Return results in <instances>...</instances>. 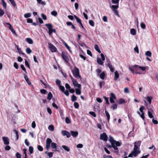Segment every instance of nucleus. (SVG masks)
I'll return each instance as SVG.
<instances>
[{
    "label": "nucleus",
    "mask_w": 158,
    "mask_h": 158,
    "mask_svg": "<svg viewBox=\"0 0 158 158\" xmlns=\"http://www.w3.org/2000/svg\"><path fill=\"white\" fill-rule=\"evenodd\" d=\"M148 114L149 117L150 118H153V116L152 113L149 111H148Z\"/></svg>",
    "instance_id": "4d7b16f0"
},
{
    "label": "nucleus",
    "mask_w": 158,
    "mask_h": 158,
    "mask_svg": "<svg viewBox=\"0 0 158 158\" xmlns=\"http://www.w3.org/2000/svg\"><path fill=\"white\" fill-rule=\"evenodd\" d=\"M77 100V97L74 95L73 94L71 97V100L73 102L76 101Z\"/></svg>",
    "instance_id": "c85d7f7f"
},
{
    "label": "nucleus",
    "mask_w": 158,
    "mask_h": 158,
    "mask_svg": "<svg viewBox=\"0 0 158 158\" xmlns=\"http://www.w3.org/2000/svg\"><path fill=\"white\" fill-rule=\"evenodd\" d=\"M89 24L91 26H92V27L94 26V23L93 20H89Z\"/></svg>",
    "instance_id": "c9c22d12"
},
{
    "label": "nucleus",
    "mask_w": 158,
    "mask_h": 158,
    "mask_svg": "<svg viewBox=\"0 0 158 158\" xmlns=\"http://www.w3.org/2000/svg\"><path fill=\"white\" fill-rule=\"evenodd\" d=\"M26 51L29 54H30L32 52L31 50L29 48H27L26 49Z\"/></svg>",
    "instance_id": "680f3d73"
},
{
    "label": "nucleus",
    "mask_w": 158,
    "mask_h": 158,
    "mask_svg": "<svg viewBox=\"0 0 158 158\" xmlns=\"http://www.w3.org/2000/svg\"><path fill=\"white\" fill-rule=\"evenodd\" d=\"M46 149L48 150L50 147V144L51 143H52V140L51 139L49 138H48L46 141Z\"/></svg>",
    "instance_id": "0eeeda50"
},
{
    "label": "nucleus",
    "mask_w": 158,
    "mask_h": 158,
    "mask_svg": "<svg viewBox=\"0 0 158 158\" xmlns=\"http://www.w3.org/2000/svg\"><path fill=\"white\" fill-rule=\"evenodd\" d=\"M131 34L133 35H135L136 34V32L135 29L131 28L130 30Z\"/></svg>",
    "instance_id": "b1692460"
},
{
    "label": "nucleus",
    "mask_w": 158,
    "mask_h": 158,
    "mask_svg": "<svg viewBox=\"0 0 158 158\" xmlns=\"http://www.w3.org/2000/svg\"><path fill=\"white\" fill-rule=\"evenodd\" d=\"M48 129L49 130L53 131L54 130V126L52 125H49L48 127Z\"/></svg>",
    "instance_id": "72a5a7b5"
},
{
    "label": "nucleus",
    "mask_w": 158,
    "mask_h": 158,
    "mask_svg": "<svg viewBox=\"0 0 158 158\" xmlns=\"http://www.w3.org/2000/svg\"><path fill=\"white\" fill-rule=\"evenodd\" d=\"M48 48L50 51L52 52H56L57 51L56 48L52 44L49 43L48 44Z\"/></svg>",
    "instance_id": "423d86ee"
},
{
    "label": "nucleus",
    "mask_w": 158,
    "mask_h": 158,
    "mask_svg": "<svg viewBox=\"0 0 158 158\" xmlns=\"http://www.w3.org/2000/svg\"><path fill=\"white\" fill-rule=\"evenodd\" d=\"M56 84L58 86H60V81L58 80H57L56 81Z\"/></svg>",
    "instance_id": "6e6d98bb"
},
{
    "label": "nucleus",
    "mask_w": 158,
    "mask_h": 158,
    "mask_svg": "<svg viewBox=\"0 0 158 158\" xmlns=\"http://www.w3.org/2000/svg\"><path fill=\"white\" fill-rule=\"evenodd\" d=\"M89 114L94 117H96V114L93 111H91L89 112Z\"/></svg>",
    "instance_id": "e2e57ef3"
},
{
    "label": "nucleus",
    "mask_w": 158,
    "mask_h": 158,
    "mask_svg": "<svg viewBox=\"0 0 158 158\" xmlns=\"http://www.w3.org/2000/svg\"><path fill=\"white\" fill-rule=\"evenodd\" d=\"M41 16L42 19L44 20H46L47 19V18L46 16L43 13H42L41 14Z\"/></svg>",
    "instance_id": "8fccbe9b"
},
{
    "label": "nucleus",
    "mask_w": 158,
    "mask_h": 158,
    "mask_svg": "<svg viewBox=\"0 0 158 158\" xmlns=\"http://www.w3.org/2000/svg\"><path fill=\"white\" fill-rule=\"evenodd\" d=\"M74 16L75 19H76V21L78 23H79L81 22V19L79 18H78L77 16H76V15H74Z\"/></svg>",
    "instance_id": "37998d69"
},
{
    "label": "nucleus",
    "mask_w": 158,
    "mask_h": 158,
    "mask_svg": "<svg viewBox=\"0 0 158 158\" xmlns=\"http://www.w3.org/2000/svg\"><path fill=\"white\" fill-rule=\"evenodd\" d=\"M9 1L10 2L11 5L15 7H16V5L15 3V2L14 0H9Z\"/></svg>",
    "instance_id": "393cba45"
},
{
    "label": "nucleus",
    "mask_w": 158,
    "mask_h": 158,
    "mask_svg": "<svg viewBox=\"0 0 158 158\" xmlns=\"http://www.w3.org/2000/svg\"><path fill=\"white\" fill-rule=\"evenodd\" d=\"M110 68V70L112 72H113L114 71V69L113 68L111 64H109V65L107 66Z\"/></svg>",
    "instance_id": "e433bc0d"
},
{
    "label": "nucleus",
    "mask_w": 158,
    "mask_h": 158,
    "mask_svg": "<svg viewBox=\"0 0 158 158\" xmlns=\"http://www.w3.org/2000/svg\"><path fill=\"white\" fill-rule=\"evenodd\" d=\"M24 78H25L26 81H27V82L28 83V84L29 85H30L31 84V82L29 81L27 76L26 75H24Z\"/></svg>",
    "instance_id": "a211bd4d"
},
{
    "label": "nucleus",
    "mask_w": 158,
    "mask_h": 158,
    "mask_svg": "<svg viewBox=\"0 0 158 158\" xmlns=\"http://www.w3.org/2000/svg\"><path fill=\"white\" fill-rule=\"evenodd\" d=\"M24 17L26 18L30 17L31 16V14L30 13H27L25 14L24 15Z\"/></svg>",
    "instance_id": "a19ab883"
},
{
    "label": "nucleus",
    "mask_w": 158,
    "mask_h": 158,
    "mask_svg": "<svg viewBox=\"0 0 158 158\" xmlns=\"http://www.w3.org/2000/svg\"><path fill=\"white\" fill-rule=\"evenodd\" d=\"M6 24L9 25V26L8 27L9 28V29L10 30H11V29H12L13 28L12 26H11V25L10 24V23H6Z\"/></svg>",
    "instance_id": "bf43d9fd"
},
{
    "label": "nucleus",
    "mask_w": 158,
    "mask_h": 158,
    "mask_svg": "<svg viewBox=\"0 0 158 158\" xmlns=\"http://www.w3.org/2000/svg\"><path fill=\"white\" fill-rule=\"evenodd\" d=\"M73 76L77 78H81V77L79 74V69L76 67H74V69L72 71Z\"/></svg>",
    "instance_id": "7ed1b4c3"
},
{
    "label": "nucleus",
    "mask_w": 158,
    "mask_h": 158,
    "mask_svg": "<svg viewBox=\"0 0 158 158\" xmlns=\"http://www.w3.org/2000/svg\"><path fill=\"white\" fill-rule=\"evenodd\" d=\"M81 88H76L75 89L76 93V94L78 95L81 94Z\"/></svg>",
    "instance_id": "6ab92c4d"
},
{
    "label": "nucleus",
    "mask_w": 158,
    "mask_h": 158,
    "mask_svg": "<svg viewBox=\"0 0 158 158\" xmlns=\"http://www.w3.org/2000/svg\"><path fill=\"white\" fill-rule=\"evenodd\" d=\"M16 158H21V155L19 152H17L16 154Z\"/></svg>",
    "instance_id": "0e129e2a"
},
{
    "label": "nucleus",
    "mask_w": 158,
    "mask_h": 158,
    "mask_svg": "<svg viewBox=\"0 0 158 158\" xmlns=\"http://www.w3.org/2000/svg\"><path fill=\"white\" fill-rule=\"evenodd\" d=\"M29 151L30 154H32L33 153V148L32 146H30L29 148Z\"/></svg>",
    "instance_id": "58836bf2"
},
{
    "label": "nucleus",
    "mask_w": 158,
    "mask_h": 158,
    "mask_svg": "<svg viewBox=\"0 0 158 158\" xmlns=\"http://www.w3.org/2000/svg\"><path fill=\"white\" fill-rule=\"evenodd\" d=\"M105 113L106 114V116L107 117V121L109 122L110 118V115L109 113L106 110H105Z\"/></svg>",
    "instance_id": "2eb2a0df"
},
{
    "label": "nucleus",
    "mask_w": 158,
    "mask_h": 158,
    "mask_svg": "<svg viewBox=\"0 0 158 158\" xmlns=\"http://www.w3.org/2000/svg\"><path fill=\"white\" fill-rule=\"evenodd\" d=\"M2 139L5 145H8L9 144V139L8 137H3Z\"/></svg>",
    "instance_id": "1a4fd4ad"
},
{
    "label": "nucleus",
    "mask_w": 158,
    "mask_h": 158,
    "mask_svg": "<svg viewBox=\"0 0 158 158\" xmlns=\"http://www.w3.org/2000/svg\"><path fill=\"white\" fill-rule=\"evenodd\" d=\"M60 89L63 92H64L65 90V88L64 86L60 85L59 87Z\"/></svg>",
    "instance_id": "5fc2aeb1"
},
{
    "label": "nucleus",
    "mask_w": 158,
    "mask_h": 158,
    "mask_svg": "<svg viewBox=\"0 0 158 158\" xmlns=\"http://www.w3.org/2000/svg\"><path fill=\"white\" fill-rule=\"evenodd\" d=\"M117 105L116 104H113L111 106V108H112L113 110L117 109Z\"/></svg>",
    "instance_id": "a18cd8bd"
},
{
    "label": "nucleus",
    "mask_w": 158,
    "mask_h": 158,
    "mask_svg": "<svg viewBox=\"0 0 158 158\" xmlns=\"http://www.w3.org/2000/svg\"><path fill=\"white\" fill-rule=\"evenodd\" d=\"M105 76V74L104 72H103L100 74H99L100 77L102 80L104 79Z\"/></svg>",
    "instance_id": "412c9836"
},
{
    "label": "nucleus",
    "mask_w": 158,
    "mask_h": 158,
    "mask_svg": "<svg viewBox=\"0 0 158 158\" xmlns=\"http://www.w3.org/2000/svg\"><path fill=\"white\" fill-rule=\"evenodd\" d=\"M103 158H113V157L110 156L104 155L103 156Z\"/></svg>",
    "instance_id": "774afa93"
},
{
    "label": "nucleus",
    "mask_w": 158,
    "mask_h": 158,
    "mask_svg": "<svg viewBox=\"0 0 158 158\" xmlns=\"http://www.w3.org/2000/svg\"><path fill=\"white\" fill-rule=\"evenodd\" d=\"M40 92L43 94H47V91L45 89H41L40 90Z\"/></svg>",
    "instance_id": "864d4df0"
},
{
    "label": "nucleus",
    "mask_w": 158,
    "mask_h": 158,
    "mask_svg": "<svg viewBox=\"0 0 158 158\" xmlns=\"http://www.w3.org/2000/svg\"><path fill=\"white\" fill-rule=\"evenodd\" d=\"M51 14L55 16L57 15V12L56 11H53L51 12Z\"/></svg>",
    "instance_id": "603ef678"
},
{
    "label": "nucleus",
    "mask_w": 158,
    "mask_h": 158,
    "mask_svg": "<svg viewBox=\"0 0 158 158\" xmlns=\"http://www.w3.org/2000/svg\"><path fill=\"white\" fill-rule=\"evenodd\" d=\"M145 55L147 56L151 57L152 56V53L149 51H147L145 53Z\"/></svg>",
    "instance_id": "4c0bfd02"
},
{
    "label": "nucleus",
    "mask_w": 158,
    "mask_h": 158,
    "mask_svg": "<svg viewBox=\"0 0 158 158\" xmlns=\"http://www.w3.org/2000/svg\"><path fill=\"white\" fill-rule=\"evenodd\" d=\"M64 46H65V47L66 48L69 50V51L70 52H72V51L71 50H70V47L66 43H64Z\"/></svg>",
    "instance_id": "ea45409f"
},
{
    "label": "nucleus",
    "mask_w": 158,
    "mask_h": 158,
    "mask_svg": "<svg viewBox=\"0 0 158 158\" xmlns=\"http://www.w3.org/2000/svg\"><path fill=\"white\" fill-rule=\"evenodd\" d=\"M14 131L15 132V134L16 135V140L17 141L19 139V135L18 134V132L16 130H14Z\"/></svg>",
    "instance_id": "c756f323"
},
{
    "label": "nucleus",
    "mask_w": 158,
    "mask_h": 158,
    "mask_svg": "<svg viewBox=\"0 0 158 158\" xmlns=\"http://www.w3.org/2000/svg\"><path fill=\"white\" fill-rule=\"evenodd\" d=\"M51 148L52 149H55L57 147V144L54 142H52L51 145Z\"/></svg>",
    "instance_id": "a878e982"
},
{
    "label": "nucleus",
    "mask_w": 158,
    "mask_h": 158,
    "mask_svg": "<svg viewBox=\"0 0 158 158\" xmlns=\"http://www.w3.org/2000/svg\"><path fill=\"white\" fill-rule=\"evenodd\" d=\"M139 66L135 64L134 65L131 67H129V69L133 73H135L139 70Z\"/></svg>",
    "instance_id": "39448f33"
},
{
    "label": "nucleus",
    "mask_w": 158,
    "mask_h": 158,
    "mask_svg": "<svg viewBox=\"0 0 158 158\" xmlns=\"http://www.w3.org/2000/svg\"><path fill=\"white\" fill-rule=\"evenodd\" d=\"M100 139L105 141H107L108 137L106 133L104 132L102 134H100Z\"/></svg>",
    "instance_id": "6e6552de"
},
{
    "label": "nucleus",
    "mask_w": 158,
    "mask_h": 158,
    "mask_svg": "<svg viewBox=\"0 0 158 158\" xmlns=\"http://www.w3.org/2000/svg\"><path fill=\"white\" fill-rule=\"evenodd\" d=\"M62 147L65 151L67 152H69L70 151V149L68 148L67 146L65 145H62Z\"/></svg>",
    "instance_id": "cd10ccee"
},
{
    "label": "nucleus",
    "mask_w": 158,
    "mask_h": 158,
    "mask_svg": "<svg viewBox=\"0 0 158 158\" xmlns=\"http://www.w3.org/2000/svg\"><path fill=\"white\" fill-rule=\"evenodd\" d=\"M27 41L30 44H32L33 43V40L30 38H27L26 39Z\"/></svg>",
    "instance_id": "5701e85b"
},
{
    "label": "nucleus",
    "mask_w": 158,
    "mask_h": 158,
    "mask_svg": "<svg viewBox=\"0 0 158 158\" xmlns=\"http://www.w3.org/2000/svg\"><path fill=\"white\" fill-rule=\"evenodd\" d=\"M1 2L3 6L5 8H6V2L4 1V0H1Z\"/></svg>",
    "instance_id": "c03bdc74"
},
{
    "label": "nucleus",
    "mask_w": 158,
    "mask_h": 158,
    "mask_svg": "<svg viewBox=\"0 0 158 158\" xmlns=\"http://www.w3.org/2000/svg\"><path fill=\"white\" fill-rule=\"evenodd\" d=\"M74 106L75 108L78 109L79 107V105L78 102H75L74 103Z\"/></svg>",
    "instance_id": "09e8293b"
},
{
    "label": "nucleus",
    "mask_w": 158,
    "mask_h": 158,
    "mask_svg": "<svg viewBox=\"0 0 158 158\" xmlns=\"http://www.w3.org/2000/svg\"><path fill=\"white\" fill-rule=\"evenodd\" d=\"M94 48L97 51L98 53H101V51L100 50L99 48L97 45L95 44Z\"/></svg>",
    "instance_id": "aec40b11"
},
{
    "label": "nucleus",
    "mask_w": 158,
    "mask_h": 158,
    "mask_svg": "<svg viewBox=\"0 0 158 158\" xmlns=\"http://www.w3.org/2000/svg\"><path fill=\"white\" fill-rule=\"evenodd\" d=\"M126 102L125 101V100L124 99L122 98H120L119 99V101H118V103L119 104H121L122 103H125Z\"/></svg>",
    "instance_id": "bb28decb"
},
{
    "label": "nucleus",
    "mask_w": 158,
    "mask_h": 158,
    "mask_svg": "<svg viewBox=\"0 0 158 158\" xmlns=\"http://www.w3.org/2000/svg\"><path fill=\"white\" fill-rule=\"evenodd\" d=\"M64 94L67 96H69V91L67 90H66L65 91H64V92H63Z\"/></svg>",
    "instance_id": "338daca9"
},
{
    "label": "nucleus",
    "mask_w": 158,
    "mask_h": 158,
    "mask_svg": "<svg viewBox=\"0 0 158 158\" xmlns=\"http://www.w3.org/2000/svg\"><path fill=\"white\" fill-rule=\"evenodd\" d=\"M45 26L47 27L48 30L52 29L53 27L52 25L50 23L46 24L45 25Z\"/></svg>",
    "instance_id": "4be33fe9"
},
{
    "label": "nucleus",
    "mask_w": 158,
    "mask_h": 158,
    "mask_svg": "<svg viewBox=\"0 0 158 158\" xmlns=\"http://www.w3.org/2000/svg\"><path fill=\"white\" fill-rule=\"evenodd\" d=\"M59 113L61 118L63 119L64 118V116L63 114V110L60 108Z\"/></svg>",
    "instance_id": "f3484780"
},
{
    "label": "nucleus",
    "mask_w": 158,
    "mask_h": 158,
    "mask_svg": "<svg viewBox=\"0 0 158 158\" xmlns=\"http://www.w3.org/2000/svg\"><path fill=\"white\" fill-rule=\"evenodd\" d=\"M110 98L114 99V100L116 99V97L115 96V94L113 93H111L110 94Z\"/></svg>",
    "instance_id": "7c9ffc66"
},
{
    "label": "nucleus",
    "mask_w": 158,
    "mask_h": 158,
    "mask_svg": "<svg viewBox=\"0 0 158 158\" xmlns=\"http://www.w3.org/2000/svg\"><path fill=\"white\" fill-rule=\"evenodd\" d=\"M70 133L72 135L73 137H76L78 135V132L77 131H70Z\"/></svg>",
    "instance_id": "9b49d317"
},
{
    "label": "nucleus",
    "mask_w": 158,
    "mask_h": 158,
    "mask_svg": "<svg viewBox=\"0 0 158 158\" xmlns=\"http://www.w3.org/2000/svg\"><path fill=\"white\" fill-rule=\"evenodd\" d=\"M119 0H112L111 2L113 4L118 5Z\"/></svg>",
    "instance_id": "473e14b6"
},
{
    "label": "nucleus",
    "mask_w": 158,
    "mask_h": 158,
    "mask_svg": "<svg viewBox=\"0 0 158 158\" xmlns=\"http://www.w3.org/2000/svg\"><path fill=\"white\" fill-rule=\"evenodd\" d=\"M119 77V74L117 71H116L114 72V80L116 81Z\"/></svg>",
    "instance_id": "f8f14e48"
},
{
    "label": "nucleus",
    "mask_w": 158,
    "mask_h": 158,
    "mask_svg": "<svg viewBox=\"0 0 158 158\" xmlns=\"http://www.w3.org/2000/svg\"><path fill=\"white\" fill-rule=\"evenodd\" d=\"M109 141L112 145V147L115 150H116V152H118V148L117 147L120 146L121 143L118 141H116L114 139L113 137L111 136H110Z\"/></svg>",
    "instance_id": "f257e3e1"
},
{
    "label": "nucleus",
    "mask_w": 158,
    "mask_h": 158,
    "mask_svg": "<svg viewBox=\"0 0 158 158\" xmlns=\"http://www.w3.org/2000/svg\"><path fill=\"white\" fill-rule=\"evenodd\" d=\"M140 26L143 29H144L146 27L145 25L143 23H140Z\"/></svg>",
    "instance_id": "69168bd1"
},
{
    "label": "nucleus",
    "mask_w": 158,
    "mask_h": 158,
    "mask_svg": "<svg viewBox=\"0 0 158 158\" xmlns=\"http://www.w3.org/2000/svg\"><path fill=\"white\" fill-rule=\"evenodd\" d=\"M65 121L66 123L67 124H69L70 123V120L68 117H66Z\"/></svg>",
    "instance_id": "3c124183"
},
{
    "label": "nucleus",
    "mask_w": 158,
    "mask_h": 158,
    "mask_svg": "<svg viewBox=\"0 0 158 158\" xmlns=\"http://www.w3.org/2000/svg\"><path fill=\"white\" fill-rule=\"evenodd\" d=\"M72 81L73 83V85L74 87H76V86L77 85L78 83L77 81V80L75 79L73 80Z\"/></svg>",
    "instance_id": "f704fd0d"
},
{
    "label": "nucleus",
    "mask_w": 158,
    "mask_h": 158,
    "mask_svg": "<svg viewBox=\"0 0 158 158\" xmlns=\"http://www.w3.org/2000/svg\"><path fill=\"white\" fill-rule=\"evenodd\" d=\"M103 98H104L105 101H106V104L108 105H109L110 103L109 102L108 98L106 97L105 96H103Z\"/></svg>",
    "instance_id": "49530a36"
},
{
    "label": "nucleus",
    "mask_w": 158,
    "mask_h": 158,
    "mask_svg": "<svg viewBox=\"0 0 158 158\" xmlns=\"http://www.w3.org/2000/svg\"><path fill=\"white\" fill-rule=\"evenodd\" d=\"M52 97V95L51 92H49L48 94V96L47 97V99L49 100H51Z\"/></svg>",
    "instance_id": "2f4dec72"
},
{
    "label": "nucleus",
    "mask_w": 158,
    "mask_h": 158,
    "mask_svg": "<svg viewBox=\"0 0 158 158\" xmlns=\"http://www.w3.org/2000/svg\"><path fill=\"white\" fill-rule=\"evenodd\" d=\"M61 56L62 59L66 63H68L69 61V55L66 52H61Z\"/></svg>",
    "instance_id": "20e7f679"
},
{
    "label": "nucleus",
    "mask_w": 158,
    "mask_h": 158,
    "mask_svg": "<svg viewBox=\"0 0 158 158\" xmlns=\"http://www.w3.org/2000/svg\"><path fill=\"white\" fill-rule=\"evenodd\" d=\"M62 133L63 136L66 135L67 138H69L71 136V134L69 132L65 130H63L62 131Z\"/></svg>",
    "instance_id": "9d476101"
},
{
    "label": "nucleus",
    "mask_w": 158,
    "mask_h": 158,
    "mask_svg": "<svg viewBox=\"0 0 158 158\" xmlns=\"http://www.w3.org/2000/svg\"><path fill=\"white\" fill-rule=\"evenodd\" d=\"M110 7L113 10V11H114V10H116V9H117L118 8V5H110Z\"/></svg>",
    "instance_id": "4468645a"
},
{
    "label": "nucleus",
    "mask_w": 158,
    "mask_h": 158,
    "mask_svg": "<svg viewBox=\"0 0 158 158\" xmlns=\"http://www.w3.org/2000/svg\"><path fill=\"white\" fill-rule=\"evenodd\" d=\"M102 61L100 58H97V62L100 65H103V62Z\"/></svg>",
    "instance_id": "dca6fc26"
},
{
    "label": "nucleus",
    "mask_w": 158,
    "mask_h": 158,
    "mask_svg": "<svg viewBox=\"0 0 158 158\" xmlns=\"http://www.w3.org/2000/svg\"><path fill=\"white\" fill-rule=\"evenodd\" d=\"M145 100H143L144 102V105L148 110H149V107H150V105L151 104L152 100V97L151 96H147L144 97Z\"/></svg>",
    "instance_id": "f03ea898"
},
{
    "label": "nucleus",
    "mask_w": 158,
    "mask_h": 158,
    "mask_svg": "<svg viewBox=\"0 0 158 158\" xmlns=\"http://www.w3.org/2000/svg\"><path fill=\"white\" fill-rule=\"evenodd\" d=\"M37 148L38 150L40 151H42L43 150V148L42 146L40 145H38L37 146Z\"/></svg>",
    "instance_id": "de8ad7c7"
},
{
    "label": "nucleus",
    "mask_w": 158,
    "mask_h": 158,
    "mask_svg": "<svg viewBox=\"0 0 158 158\" xmlns=\"http://www.w3.org/2000/svg\"><path fill=\"white\" fill-rule=\"evenodd\" d=\"M4 11L1 8H0V16H2L4 14Z\"/></svg>",
    "instance_id": "052dcab7"
},
{
    "label": "nucleus",
    "mask_w": 158,
    "mask_h": 158,
    "mask_svg": "<svg viewBox=\"0 0 158 158\" xmlns=\"http://www.w3.org/2000/svg\"><path fill=\"white\" fill-rule=\"evenodd\" d=\"M139 146H137L136 144H134V150L136 151H139Z\"/></svg>",
    "instance_id": "79ce46f5"
},
{
    "label": "nucleus",
    "mask_w": 158,
    "mask_h": 158,
    "mask_svg": "<svg viewBox=\"0 0 158 158\" xmlns=\"http://www.w3.org/2000/svg\"><path fill=\"white\" fill-rule=\"evenodd\" d=\"M131 153L133 155V156L134 157H136L140 153L139 151H133L131 152Z\"/></svg>",
    "instance_id": "ddd939ff"
},
{
    "label": "nucleus",
    "mask_w": 158,
    "mask_h": 158,
    "mask_svg": "<svg viewBox=\"0 0 158 158\" xmlns=\"http://www.w3.org/2000/svg\"><path fill=\"white\" fill-rule=\"evenodd\" d=\"M145 108L143 106H141L139 108V110L141 113H144L143 112V110Z\"/></svg>",
    "instance_id": "13d9d810"
}]
</instances>
